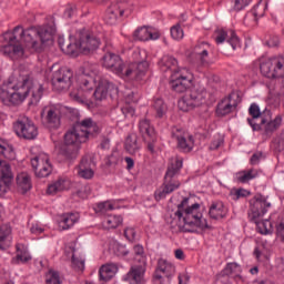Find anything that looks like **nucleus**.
Returning <instances> with one entry per match:
<instances>
[{"label":"nucleus","instance_id":"31","mask_svg":"<svg viewBox=\"0 0 284 284\" xmlns=\"http://www.w3.org/2000/svg\"><path fill=\"white\" fill-rule=\"evenodd\" d=\"M193 54L197 57L201 63H207V57L210 55V43L197 42L193 49Z\"/></svg>","mask_w":284,"mask_h":284},{"label":"nucleus","instance_id":"57","mask_svg":"<svg viewBox=\"0 0 284 284\" xmlns=\"http://www.w3.org/2000/svg\"><path fill=\"white\" fill-rule=\"evenodd\" d=\"M122 114L125 116V119H130V116H134V108L130 105H125L122 109Z\"/></svg>","mask_w":284,"mask_h":284},{"label":"nucleus","instance_id":"60","mask_svg":"<svg viewBox=\"0 0 284 284\" xmlns=\"http://www.w3.org/2000/svg\"><path fill=\"white\" fill-rule=\"evenodd\" d=\"M276 234H277V237H280V240L284 242V223L283 222L277 225Z\"/></svg>","mask_w":284,"mask_h":284},{"label":"nucleus","instance_id":"9","mask_svg":"<svg viewBox=\"0 0 284 284\" xmlns=\"http://www.w3.org/2000/svg\"><path fill=\"white\" fill-rule=\"evenodd\" d=\"M75 39L79 52L82 54H92L101 45V39L94 32L87 29L79 30Z\"/></svg>","mask_w":284,"mask_h":284},{"label":"nucleus","instance_id":"52","mask_svg":"<svg viewBox=\"0 0 284 284\" xmlns=\"http://www.w3.org/2000/svg\"><path fill=\"white\" fill-rule=\"evenodd\" d=\"M171 136L179 142L181 139H185V131H183L181 128L173 126L171 130Z\"/></svg>","mask_w":284,"mask_h":284},{"label":"nucleus","instance_id":"33","mask_svg":"<svg viewBox=\"0 0 284 284\" xmlns=\"http://www.w3.org/2000/svg\"><path fill=\"white\" fill-rule=\"evenodd\" d=\"M0 176L6 185L14 179V174H12V166L6 160H0Z\"/></svg>","mask_w":284,"mask_h":284},{"label":"nucleus","instance_id":"32","mask_svg":"<svg viewBox=\"0 0 284 284\" xmlns=\"http://www.w3.org/2000/svg\"><path fill=\"white\" fill-rule=\"evenodd\" d=\"M116 272H119L116 264L102 265L99 270L100 281L108 282L114 278Z\"/></svg>","mask_w":284,"mask_h":284},{"label":"nucleus","instance_id":"51","mask_svg":"<svg viewBox=\"0 0 284 284\" xmlns=\"http://www.w3.org/2000/svg\"><path fill=\"white\" fill-rule=\"evenodd\" d=\"M171 37L172 39H175V41H181V39H183L184 33L180 24H176L171 28Z\"/></svg>","mask_w":284,"mask_h":284},{"label":"nucleus","instance_id":"2","mask_svg":"<svg viewBox=\"0 0 284 284\" xmlns=\"http://www.w3.org/2000/svg\"><path fill=\"white\" fill-rule=\"evenodd\" d=\"M31 92V104L37 105L43 97V85L32 80L28 72L14 73L0 87V101L3 105L12 108L21 105Z\"/></svg>","mask_w":284,"mask_h":284},{"label":"nucleus","instance_id":"10","mask_svg":"<svg viewBox=\"0 0 284 284\" xmlns=\"http://www.w3.org/2000/svg\"><path fill=\"white\" fill-rule=\"evenodd\" d=\"M260 70L267 79H283L284 57L263 58L260 63Z\"/></svg>","mask_w":284,"mask_h":284},{"label":"nucleus","instance_id":"15","mask_svg":"<svg viewBox=\"0 0 284 284\" xmlns=\"http://www.w3.org/2000/svg\"><path fill=\"white\" fill-rule=\"evenodd\" d=\"M194 81V75L187 69H181V72L178 73L175 79L170 82V85L174 92L183 94L192 88Z\"/></svg>","mask_w":284,"mask_h":284},{"label":"nucleus","instance_id":"64","mask_svg":"<svg viewBox=\"0 0 284 284\" xmlns=\"http://www.w3.org/2000/svg\"><path fill=\"white\" fill-rule=\"evenodd\" d=\"M31 233L32 234H43V229H41V226H39V225H32Z\"/></svg>","mask_w":284,"mask_h":284},{"label":"nucleus","instance_id":"44","mask_svg":"<svg viewBox=\"0 0 284 284\" xmlns=\"http://www.w3.org/2000/svg\"><path fill=\"white\" fill-rule=\"evenodd\" d=\"M265 10H267V2L265 0H260L252 10V14L255 18V21L261 17H265Z\"/></svg>","mask_w":284,"mask_h":284},{"label":"nucleus","instance_id":"49","mask_svg":"<svg viewBox=\"0 0 284 284\" xmlns=\"http://www.w3.org/2000/svg\"><path fill=\"white\" fill-rule=\"evenodd\" d=\"M246 196H250V191L245 189H236L231 191V199L233 201H239V199H246Z\"/></svg>","mask_w":284,"mask_h":284},{"label":"nucleus","instance_id":"3","mask_svg":"<svg viewBox=\"0 0 284 284\" xmlns=\"http://www.w3.org/2000/svg\"><path fill=\"white\" fill-rule=\"evenodd\" d=\"M141 54V51L135 52L133 54L135 61L125 68L121 55L106 52L102 58V65L103 68H106V70H111L128 81H142L143 77H145V73L148 72V68H150V64L145 61V52H143L144 58L140 60Z\"/></svg>","mask_w":284,"mask_h":284},{"label":"nucleus","instance_id":"35","mask_svg":"<svg viewBox=\"0 0 284 284\" xmlns=\"http://www.w3.org/2000/svg\"><path fill=\"white\" fill-rule=\"evenodd\" d=\"M32 261V255L26 248L17 246V255L11 258L12 265H19L21 263H29Z\"/></svg>","mask_w":284,"mask_h":284},{"label":"nucleus","instance_id":"39","mask_svg":"<svg viewBox=\"0 0 284 284\" xmlns=\"http://www.w3.org/2000/svg\"><path fill=\"white\" fill-rule=\"evenodd\" d=\"M260 219H257L256 221H253V223L256 224V231L260 234H272V222H270V220H262L258 221Z\"/></svg>","mask_w":284,"mask_h":284},{"label":"nucleus","instance_id":"1","mask_svg":"<svg viewBox=\"0 0 284 284\" xmlns=\"http://www.w3.org/2000/svg\"><path fill=\"white\" fill-rule=\"evenodd\" d=\"M53 29L50 26L31 27L23 30V27H16L13 31H7L0 37L3 43L0 47V54L9 59H23L32 52H41L48 41H52Z\"/></svg>","mask_w":284,"mask_h":284},{"label":"nucleus","instance_id":"6","mask_svg":"<svg viewBox=\"0 0 284 284\" xmlns=\"http://www.w3.org/2000/svg\"><path fill=\"white\" fill-rule=\"evenodd\" d=\"M81 74L78 75V90L70 93V98L81 105L88 103V92L94 90L97 77H99V64L84 62L80 68Z\"/></svg>","mask_w":284,"mask_h":284},{"label":"nucleus","instance_id":"23","mask_svg":"<svg viewBox=\"0 0 284 284\" xmlns=\"http://www.w3.org/2000/svg\"><path fill=\"white\" fill-rule=\"evenodd\" d=\"M214 39L217 44L227 43L231 44L232 50H237V48H241V40H239V37H236V33L234 31H230V36L227 34V31L223 29H217L214 32Z\"/></svg>","mask_w":284,"mask_h":284},{"label":"nucleus","instance_id":"11","mask_svg":"<svg viewBox=\"0 0 284 284\" xmlns=\"http://www.w3.org/2000/svg\"><path fill=\"white\" fill-rule=\"evenodd\" d=\"M13 130L17 136L27 141H34L39 136V129L28 116L19 118L13 124Z\"/></svg>","mask_w":284,"mask_h":284},{"label":"nucleus","instance_id":"55","mask_svg":"<svg viewBox=\"0 0 284 284\" xmlns=\"http://www.w3.org/2000/svg\"><path fill=\"white\" fill-rule=\"evenodd\" d=\"M236 179L239 183H247V181H250V175L247 174V171H241L236 174Z\"/></svg>","mask_w":284,"mask_h":284},{"label":"nucleus","instance_id":"30","mask_svg":"<svg viewBox=\"0 0 284 284\" xmlns=\"http://www.w3.org/2000/svg\"><path fill=\"white\" fill-rule=\"evenodd\" d=\"M124 150L129 154H136L141 150V143H139V136L136 133H131L126 136L124 141Z\"/></svg>","mask_w":284,"mask_h":284},{"label":"nucleus","instance_id":"43","mask_svg":"<svg viewBox=\"0 0 284 284\" xmlns=\"http://www.w3.org/2000/svg\"><path fill=\"white\" fill-rule=\"evenodd\" d=\"M178 148H180L182 152H192V149L194 148V139L192 136L186 139L184 135V138L178 141Z\"/></svg>","mask_w":284,"mask_h":284},{"label":"nucleus","instance_id":"34","mask_svg":"<svg viewBox=\"0 0 284 284\" xmlns=\"http://www.w3.org/2000/svg\"><path fill=\"white\" fill-rule=\"evenodd\" d=\"M134 37L139 41H150V39H152L154 41V40L159 39V33L152 32V29L142 27L134 32Z\"/></svg>","mask_w":284,"mask_h":284},{"label":"nucleus","instance_id":"42","mask_svg":"<svg viewBox=\"0 0 284 284\" xmlns=\"http://www.w3.org/2000/svg\"><path fill=\"white\" fill-rule=\"evenodd\" d=\"M153 108L156 112V116L162 119V116L168 112V104L161 98H156L153 102Z\"/></svg>","mask_w":284,"mask_h":284},{"label":"nucleus","instance_id":"40","mask_svg":"<svg viewBox=\"0 0 284 284\" xmlns=\"http://www.w3.org/2000/svg\"><path fill=\"white\" fill-rule=\"evenodd\" d=\"M103 223L108 230H116L123 223V217L121 215H109Z\"/></svg>","mask_w":284,"mask_h":284},{"label":"nucleus","instance_id":"25","mask_svg":"<svg viewBox=\"0 0 284 284\" xmlns=\"http://www.w3.org/2000/svg\"><path fill=\"white\" fill-rule=\"evenodd\" d=\"M145 270L144 267L131 266L124 276V281H128L130 284H145Z\"/></svg>","mask_w":284,"mask_h":284},{"label":"nucleus","instance_id":"12","mask_svg":"<svg viewBox=\"0 0 284 284\" xmlns=\"http://www.w3.org/2000/svg\"><path fill=\"white\" fill-rule=\"evenodd\" d=\"M74 73L68 67H61L53 72L51 83L57 92L70 90Z\"/></svg>","mask_w":284,"mask_h":284},{"label":"nucleus","instance_id":"56","mask_svg":"<svg viewBox=\"0 0 284 284\" xmlns=\"http://www.w3.org/2000/svg\"><path fill=\"white\" fill-rule=\"evenodd\" d=\"M124 236L128 241H134V239H136V231H134L133 227L125 229Z\"/></svg>","mask_w":284,"mask_h":284},{"label":"nucleus","instance_id":"18","mask_svg":"<svg viewBox=\"0 0 284 284\" xmlns=\"http://www.w3.org/2000/svg\"><path fill=\"white\" fill-rule=\"evenodd\" d=\"M239 103H241V98L237 93L233 92L217 103L216 114L219 116H227V114H232L239 108Z\"/></svg>","mask_w":284,"mask_h":284},{"label":"nucleus","instance_id":"5","mask_svg":"<svg viewBox=\"0 0 284 284\" xmlns=\"http://www.w3.org/2000/svg\"><path fill=\"white\" fill-rule=\"evenodd\" d=\"M247 123L253 132H263L264 136H272L283 125V118L276 115L272 120V111L265 109L261 112L258 104L252 103L248 108Z\"/></svg>","mask_w":284,"mask_h":284},{"label":"nucleus","instance_id":"14","mask_svg":"<svg viewBox=\"0 0 284 284\" xmlns=\"http://www.w3.org/2000/svg\"><path fill=\"white\" fill-rule=\"evenodd\" d=\"M272 207V204L267 202V199L263 195H255L251 200V207L248 213V219L251 221H256L257 219H263L267 211Z\"/></svg>","mask_w":284,"mask_h":284},{"label":"nucleus","instance_id":"17","mask_svg":"<svg viewBox=\"0 0 284 284\" xmlns=\"http://www.w3.org/2000/svg\"><path fill=\"white\" fill-rule=\"evenodd\" d=\"M139 132L144 141L148 144L150 152H154V143H156V131L154 125L148 119H142L139 122Z\"/></svg>","mask_w":284,"mask_h":284},{"label":"nucleus","instance_id":"21","mask_svg":"<svg viewBox=\"0 0 284 284\" xmlns=\"http://www.w3.org/2000/svg\"><path fill=\"white\" fill-rule=\"evenodd\" d=\"M97 168V163L92 160V156L84 155L79 165L77 166V174L80 179L90 180L94 178V169Z\"/></svg>","mask_w":284,"mask_h":284},{"label":"nucleus","instance_id":"20","mask_svg":"<svg viewBox=\"0 0 284 284\" xmlns=\"http://www.w3.org/2000/svg\"><path fill=\"white\" fill-rule=\"evenodd\" d=\"M108 94L111 97L114 94H119V88L114 85V83L109 82L105 79L99 80V84L93 93V97L97 101H103V99L108 98Z\"/></svg>","mask_w":284,"mask_h":284},{"label":"nucleus","instance_id":"46","mask_svg":"<svg viewBox=\"0 0 284 284\" xmlns=\"http://www.w3.org/2000/svg\"><path fill=\"white\" fill-rule=\"evenodd\" d=\"M72 267L78 272H83L85 270V260L73 253L72 255Z\"/></svg>","mask_w":284,"mask_h":284},{"label":"nucleus","instance_id":"36","mask_svg":"<svg viewBox=\"0 0 284 284\" xmlns=\"http://www.w3.org/2000/svg\"><path fill=\"white\" fill-rule=\"evenodd\" d=\"M70 187V181L65 179H59L54 183L48 186V194H57L59 192H63V190H68Z\"/></svg>","mask_w":284,"mask_h":284},{"label":"nucleus","instance_id":"13","mask_svg":"<svg viewBox=\"0 0 284 284\" xmlns=\"http://www.w3.org/2000/svg\"><path fill=\"white\" fill-rule=\"evenodd\" d=\"M31 166L39 179H45L52 174V163H50L49 154L40 153L31 159Z\"/></svg>","mask_w":284,"mask_h":284},{"label":"nucleus","instance_id":"26","mask_svg":"<svg viewBox=\"0 0 284 284\" xmlns=\"http://www.w3.org/2000/svg\"><path fill=\"white\" fill-rule=\"evenodd\" d=\"M75 223H79V213H64L59 216L58 227L63 232L73 227Z\"/></svg>","mask_w":284,"mask_h":284},{"label":"nucleus","instance_id":"29","mask_svg":"<svg viewBox=\"0 0 284 284\" xmlns=\"http://www.w3.org/2000/svg\"><path fill=\"white\" fill-rule=\"evenodd\" d=\"M17 187L21 194L30 192L32 190V178L27 172L19 173L17 175Z\"/></svg>","mask_w":284,"mask_h":284},{"label":"nucleus","instance_id":"41","mask_svg":"<svg viewBox=\"0 0 284 284\" xmlns=\"http://www.w3.org/2000/svg\"><path fill=\"white\" fill-rule=\"evenodd\" d=\"M62 155L68 160V161H74L77 156H79V146H72L64 144L62 148Z\"/></svg>","mask_w":284,"mask_h":284},{"label":"nucleus","instance_id":"59","mask_svg":"<svg viewBox=\"0 0 284 284\" xmlns=\"http://www.w3.org/2000/svg\"><path fill=\"white\" fill-rule=\"evenodd\" d=\"M133 254L134 256H141L145 254V248H143V245L136 244L133 246Z\"/></svg>","mask_w":284,"mask_h":284},{"label":"nucleus","instance_id":"22","mask_svg":"<svg viewBox=\"0 0 284 284\" xmlns=\"http://www.w3.org/2000/svg\"><path fill=\"white\" fill-rule=\"evenodd\" d=\"M125 6V2H112L106 9L104 16L105 23L109 26H114V23H116V19H119V17H123Z\"/></svg>","mask_w":284,"mask_h":284},{"label":"nucleus","instance_id":"45","mask_svg":"<svg viewBox=\"0 0 284 284\" xmlns=\"http://www.w3.org/2000/svg\"><path fill=\"white\" fill-rule=\"evenodd\" d=\"M112 210H114V204L110 201L100 202L94 206L97 214H105L106 212H112Z\"/></svg>","mask_w":284,"mask_h":284},{"label":"nucleus","instance_id":"47","mask_svg":"<svg viewBox=\"0 0 284 284\" xmlns=\"http://www.w3.org/2000/svg\"><path fill=\"white\" fill-rule=\"evenodd\" d=\"M223 273L226 276H239L241 274V266L236 263H229L224 268Z\"/></svg>","mask_w":284,"mask_h":284},{"label":"nucleus","instance_id":"53","mask_svg":"<svg viewBox=\"0 0 284 284\" xmlns=\"http://www.w3.org/2000/svg\"><path fill=\"white\" fill-rule=\"evenodd\" d=\"M60 48L62 52H65V54H75L77 50H79V45H77V40L74 44L69 43L65 45L60 43Z\"/></svg>","mask_w":284,"mask_h":284},{"label":"nucleus","instance_id":"19","mask_svg":"<svg viewBox=\"0 0 284 284\" xmlns=\"http://www.w3.org/2000/svg\"><path fill=\"white\" fill-rule=\"evenodd\" d=\"M78 130L83 134L84 139H94L98 134H101V126L92 118H85L82 121L74 123Z\"/></svg>","mask_w":284,"mask_h":284},{"label":"nucleus","instance_id":"4","mask_svg":"<svg viewBox=\"0 0 284 284\" xmlns=\"http://www.w3.org/2000/svg\"><path fill=\"white\" fill-rule=\"evenodd\" d=\"M174 219L179 221V229L183 232H194V227L200 230H210L207 220L203 219L201 204L190 203V197H184L173 213Z\"/></svg>","mask_w":284,"mask_h":284},{"label":"nucleus","instance_id":"62","mask_svg":"<svg viewBox=\"0 0 284 284\" xmlns=\"http://www.w3.org/2000/svg\"><path fill=\"white\" fill-rule=\"evenodd\" d=\"M221 145H223V140L217 139L211 143L210 150H219Z\"/></svg>","mask_w":284,"mask_h":284},{"label":"nucleus","instance_id":"8","mask_svg":"<svg viewBox=\"0 0 284 284\" xmlns=\"http://www.w3.org/2000/svg\"><path fill=\"white\" fill-rule=\"evenodd\" d=\"M207 101V90L205 87H194L190 90V93H186L181 100L178 102V106L182 112H190V110H194V108H200Z\"/></svg>","mask_w":284,"mask_h":284},{"label":"nucleus","instance_id":"54","mask_svg":"<svg viewBox=\"0 0 284 284\" xmlns=\"http://www.w3.org/2000/svg\"><path fill=\"white\" fill-rule=\"evenodd\" d=\"M250 3H252V0H235L234 10L239 12L243 10V8H247Z\"/></svg>","mask_w":284,"mask_h":284},{"label":"nucleus","instance_id":"38","mask_svg":"<svg viewBox=\"0 0 284 284\" xmlns=\"http://www.w3.org/2000/svg\"><path fill=\"white\" fill-rule=\"evenodd\" d=\"M0 154L8 159V161H14L17 159V153H14V149L11 145L0 140Z\"/></svg>","mask_w":284,"mask_h":284},{"label":"nucleus","instance_id":"7","mask_svg":"<svg viewBox=\"0 0 284 284\" xmlns=\"http://www.w3.org/2000/svg\"><path fill=\"white\" fill-rule=\"evenodd\" d=\"M183 168V158H172L164 175V182L160 189L154 193L155 200L161 201L168 194H172L175 190L181 187V182L176 179L181 174Z\"/></svg>","mask_w":284,"mask_h":284},{"label":"nucleus","instance_id":"63","mask_svg":"<svg viewBox=\"0 0 284 284\" xmlns=\"http://www.w3.org/2000/svg\"><path fill=\"white\" fill-rule=\"evenodd\" d=\"M250 181H252V179H256V176H258V171L256 169H251L248 171H246Z\"/></svg>","mask_w":284,"mask_h":284},{"label":"nucleus","instance_id":"37","mask_svg":"<svg viewBox=\"0 0 284 284\" xmlns=\"http://www.w3.org/2000/svg\"><path fill=\"white\" fill-rule=\"evenodd\" d=\"M162 65L166 70H171V72H174L175 74H179L181 72L179 68V61H176L173 57L171 55H164L162 58Z\"/></svg>","mask_w":284,"mask_h":284},{"label":"nucleus","instance_id":"61","mask_svg":"<svg viewBox=\"0 0 284 284\" xmlns=\"http://www.w3.org/2000/svg\"><path fill=\"white\" fill-rule=\"evenodd\" d=\"M280 41H278V38L276 36H273L271 37L268 40H267V45L270 48H276L278 45Z\"/></svg>","mask_w":284,"mask_h":284},{"label":"nucleus","instance_id":"16","mask_svg":"<svg viewBox=\"0 0 284 284\" xmlns=\"http://www.w3.org/2000/svg\"><path fill=\"white\" fill-rule=\"evenodd\" d=\"M41 118L45 121L48 128L57 130L61 126V106L48 105L41 111Z\"/></svg>","mask_w":284,"mask_h":284},{"label":"nucleus","instance_id":"28","mask_svg":"<svg viewBox=\"0 0 284 284\" xmlns=\"http://www.w3.org/2000/svg\"><path fill=\"white\" fill-rule=\"evenodd\" d=\"M12 245V226L2 224L0 226V250H8Z\"/></svg>","mask_w":284,"mask_h":284},{"label":"nucleus","instance_id":"24","mask_svg":"<svg viewBox=\"0 0 284 284\" xmlns=\"http://www.w3.org/2000/svg\"><path fill=\"white\" fill-rule=\"evenodd\" d=\"M88 141L75 124L64 134V145L79 148L80 143Z\"/></svg>","mask_w":284,"mask_h":284},{"label":"nucleus","instance_id":"50","mask_svg":"<svg viewBox=\"0 0 284 284\" xmlns=\"http://www.w3.org/2000/svg\"><path fill=\"white\" fill-rule=\"evenodd\" d=\"M134 265L133 267H143L144 270L148 268V256L144 255H134Z\"/></svg>","mask_w":284,"mask_h":284},{"label":"nucleus","instance_id":"48","mask_svg":"<svg viewBox=\"0 0 284 284\" xmlns=\"http://www.w3.org/2000/svg\"><path fill=\"white\" fill-rule=\"evenodd\" d=\"M45 284H61V277L57 271H49L45 275Z\"/></svg>","mask_w":284,"mask_h":284},{"label":"nucleus","instance_id":"58","mask_svg":"<svg viewBox=\"0 0 284 284\" xmlns=\"http://www.w3.org/2000/svg\"><path fill=\"white\" fill-rule=\"evenodd\" d=\"M263 159V152H256L251 156V165H257Z\"/></svg>","mask_w":284,"mask_h":284},{"label":"nucleus","instance_id":"27","mask_svg":"<svg viewBox=\"0 0 284 284\" xmlns=\"http://www.w3.org/2000/svg\"><path fill=\"white\" fill-rule=\"evenodd\" d=\"M209 215L211 219L219 221V219H225L227 216V207L222 201H214L209 207Z\"/></svg>","mask_w":284,"mask_h":284}]
</instances>
